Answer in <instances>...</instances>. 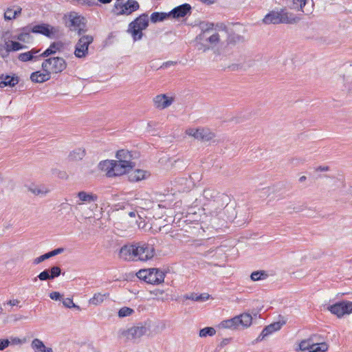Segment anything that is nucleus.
I'll return each mask as SVG.
<instances>
[{"mask_svg":"<svg viewBox=\"0 0 352 352\" xmlns=\"http://www.w3.org/2000/svg\"><path fill=\"white\" fill-rule=\"evenodd\" d=\"M300 18L292 12H288L285 8H281L279 11L272 10L267 13L263 19V23L266 25L270 24H294L300 21Z\"/></svg>","mask_w":352,"mask_h":352,"instance_id":"nucleus-1","label":"nucleus"},{"mask_svg":"<svg viewBox=\"0 0 352 352\" xmlns=\"http://www.w3.org/2000/svg\"><path fill=\"white\" fill-rule=\"evenodd\" d=\"M148 14H142L129 24L127 32L131 34L134 41L141 40L143 36L142 30L148 26Z\"/></svg>","mask_w":352,"mask_h":352,"instance_id":"nucleus-2","label":"nucleus"},{"mask_svg":"<svg viewBox=\"0 0 352 352\" xmlns=\"http://www.w3.org/2000/svg\"><path fill=\"white\" fill-rule=\"evenodd\" d=\"M68 19L70 22L69 31L74 33V36H81L87 32V20L84 16L77 12H71Z\"/></svg>","mask_w":352,"mask_h":352,"instance_id":"nucleus-3","label":"nucleus"},{"mask_svg":"<svg viewBox=\"0 0 352 352\" xmlns=\"http://www.w3.org/2000/svg\"><path fill=\"white\" fill-rule=\"evenodd\" d=\"M137 261H146L155 255V248L151 244L144 242L133 243Z\"/></svg>","mask_w":352,"mask_h":352,"instance_id":"nucleus-4","label":"nucleus"},{"mask_svg":"<svg viewBox=\"0 0 352 352\" xmlns=\"http://www.w3.org/2000/svg\"><path fill=\"white\" fill-rule=\"evenodd\" d=\"M43 70L48 72L50 74H58L61 72L65 67V60L63 57L52 56L46 58L42 63Z\"/></svg>","mask_w":352,"mask_h":352,"instance_id":"nucleus-5","label":"nucleus"},{"mask_svg":"<svg viewBox=\"0 0 352 352\" xmlns=\"http://www.w3.org/2000/svg\"><path fill=\"white\" fill-rule=\"evenodd\" d=\"M140 8V4L136 0H127L125 3L116 2L112 9V12L116 16L130 15Z\"/></svg>","mask_w":352,"mask_h":352,"instance_id":"nucleus-6","label":"nucleus"},{"mask_svg":"<svg viewBox=\"0 0 352 352\" xmlns=\"http://www.w3.org/2000/svg\"><path fill=\"white\" fill-rule=\"evenodd\" d=\"M316 335H313L307 340H302L299 344V349L302 351L325 352L328 349L327 344L324 342L315 343Z\"/></svg>","mask_w":352,"mask_h":352,"instance_id":"nucleus-7","label":"nucleus"},{"mask_svg":"<svg viewBox=\"0 0 352 352\" xmlns=\"http://www.w3.org/2000/svg\"><path fill=\"white\" fill-rule=\"evenodd\" d=\"M228 200L229 198L226 195L221 194L215 199L205 203L204 206L212 215H218L222 210L228 206Z\"/></svg>","mask_w":352,"mask_h":352,"instance_id":"nucleus-8","label":"nucleus"},{"mask_svg":"<svg viewBox=\"0 0 352 352\" xmlns=\"http://www.w3.org/2000/svg\"><path fill=\"white\" fill-rule=\"evenodd\" d=\"M77 36L79 39L75 47L74 54L77 58H84L88 54V47L93 43L94 37L85 34Z\"/></svg>","mask_w":352,"mask_h":352,"instance_id":"nucleus-9","label":"nucleus"},{"mask_svg":"<svg viewBox=\"0 0 352 352\" xmlns=\"http://www.w3.org/2000/svg\"><path fill=\"white\" fill-rule=\"evenodd\" d=\"M148 329L145 325L140 324L128 329H120L118 332L120 338H125L126 340L140 338L147 332Z\"/></svg>","mask_w":352,"mask_h":352,"instance_id":"nucleus-10","label":"nucleus"},{"mask_svg":"<svg viewBox=\"0 0 352 352\" xmlns=\"http://www.w3.org/2000/svg\"><path fill=\"white\" fill-rule=\"evenodd\" d=\"M32 32L33 33L43 34L52 39L58 38L62 34L58 28L45 23L33 26Z\"/></svg>","mask_w":352,"mask_h":352,"instance_id":"nucleus-11","label":"nucleus"},{"mask_svg":"<svg viewBox=\"0 0 352 352\" xmlns=\"http://www.w3.org/2000/svg\"><path fill=\"white\" fill-rule=\"evenodd\" d=\"M333 314L336 315L338 318L343 316L344 314L352 313V302L342 300L328 307Z\"/></svg>","mask_w":352,"mask_h":352,"instance_id":"nucleus-12","label":"nucleus"},{"mask_svg":"<svg viewBox=\"0 0 352 352\" xmlns=\"http://www.w3.org/2000/svg\"><path fill=\"white\" fill-rule=\"evenodd\" d=\"M186 133L187 135L204 142L210 141L214 137V133L206 128H190L186 131Z\"/></svg>","mask_w":352,"mask_h":352,"instance_id":"nucleus-13","label":"nucleus"},{"mask_svg":"<svg viewBox=\"0 0 352 352\" xmlns=\"http://www.w3.org/2000/svg\"><path fill=\"white\" fill-rule=\"evenodd\" d=\"M134 250L133 243L123 245L120 249L119 258L126 261H137Z\"/></svg>","mask_w":352,"mask_h":352,"instance_id":"nucleus-14","label":"nucleus"},{"mask_svg":"<svg viewBox=\"0 0 352 352\" xmlns=\"http://www.w3.org/2000/svg\"><path fill=\"white\" fill-rule=\"evenodd\" d=\"M191 12V6L188 3H184L179 6L174 8L170 13V16L174 19H179L180 17H184L188 14Z\"/></svg>","mask_w":352,"mask_h":352,"instance_id":"nucleus-15","label":"nucleus"},{"mask_svg":"<svg viewBox=\"0 0 352 352\" xmlns=\"http://www.w3.org/2000/svg\"><path fill=\"white\" fill-rule=\"evenodd\" d=\"M148 274V279L147 283L157 285L164 282L165 274L164 273L156 268H151Z\"/></svg>","mask_w":352,"mask_h":352,"instance_id":"nucleus-16","label":"nucleus"},{"mask_svg":"<svg viewBox=\"0 0 352 352\" xmlns=\"http://www.w3.org/2000/svg\"><path fill=\"white\" fill-rule=\"evenodd\" d=\"M61 273L60 268L58 266H54L51 269L45 270L41 272L37 278L41 280H52L58 277Z\"/></svg>","mask_w":352,"mask_h":352,"instance_id":"nucleus-17","label":"nucleus"},{"mask_svg":"<svg viewBox=\"0 0 352 352\" xmlns=\"http://www.w3.org/2000/svg\"><path fill=\"white\" fill-rule=\"evenodd\" d=\"M76 198L78 199L76 201V205H81L94 202L98 200V196L93 193H88L85 191H80L76 194Z\"/></svg>","mask_w":352,"mask_h":352,"instance_id":"nucleus-18","label":"nucleus"},{"mask_svg":"<svg viewBox=\"0 0 352 352\" xmlns=\"http://www.w3.org/2000/svg\"><path fill=\"white\" fill-rule=\"evenodd\" d=\"M132 168L133 165H128L126 161H124L122 163L118 160H114L113 173H115V177L120 176L129 173V171L132 169Z\"/></svg>","mask_w":352,"mask_h":352,"instance_id":"nucleus-19","label":"nucleus"},{"mask_svg":"<svg viewBox=\"0 0 352 352\" xmlns=\"http://www.w3.org/2000/svg\"><path fill=\"white\" fill-rule=\"evenodd\" d=\"M283 324V323H282L280 322H273V323L266 326L263 329V331H261V333H260V335L258 336V337L257 338L256 340H262L266 336H267L272 334V333H274V332L280 329V328L282 327Z\"/></svg>","mask_w":352,"mask_h":352,"instance_id":"nucleus-20","label":"nucleus"},{"mask_svg":"<svg viewBox=\"0 0 352 352\" xmlns=\"http://www.w3.org/2000/svg\"><path fill=\"white\" fill-rule=\"evenodd\" d=\"M64 50V43L60 41L54 42L51 43L50 47L45 50L39 56L48 57L50 56H54L56 53L60 52Z\"/></svg>","mask_w":352,"mask_h":352,"instance_id":"nucleus-21","label":"nucleus"},{"mask_svg":"<svg viewBox=\"0 0 352 352\" xmlns=\"http://www.w3.org/2000/svg\"><path fill=\"white\" fill-rule=\"evenodd\" d=\"M153 100L155 107L161 109L169 107L173 101L172 98H168L164 94L155 96Z\"/></svg>","mask_w":352,"mask_h":352,"instance_id":"nucleus-22","label":"nucleus"},{"mask_svg":"<svg viewBox=\"0 0 352 352\" xmlns=\"http://www.w3.org/2000/svg\"><path fill=\"white\" fill-rule=\"evenodd\" d=\"M113 164L114 160H106L99 163L98 168L105 172L107 177H115V173H113Z\"/></svg>","mask_w":352,"mask_h":352,"instance_id":"nucleus-23","label":"nucleus"},{"mask_svg":"<svg viewBox=\"0 0 352 352\" xmlns=\"http://www.w3.org/2000/svg\"><path fill=\"white\" fill-rule=\"evenodd\" d=\"M199 28L201 29V33L197 36V40L202 39L205 36H207V34H210L214 32V24L213 23L204 21L200 23Z\"/></svg>","mask_w":352,"mask_h":352,"instance_id":"nucleus-24","label":"nucleus"},{"mask_svg":"<svg viewBox=\"0 0 352 352\" xmlns=\"http://www.w3.org/2000/svg\"><path fill=\"white\" fill-rule=\"evenodd\" d=\"M18 82L19 78L17 76L3 74L0 76V87H5L6 86L14 87Z\"/></svg>","mask_w":352,"mask_h":352,"instance_id":"nucleus-25","label":"nucleus"},{"mask_svg":"<svg viewBox=\"0 0 352 352\" xmlns=\"http://www.w3.org/2000/svg\"><path fill=\"white\" fill-rule=\"evenodd\" d=\"M50 78V74L47 72H33L30 76V79L34 82H44Z\"/></svg>","mask_w":352,"mask_h":352,"instance_id":"nucleus-26","label":"nucleus"},{"mask_svg":"<svg viewBox=\"0 0 352 352\" xmlns=\"http://www.w3.org/2000/svg\"><path fill=\"white\" fill-rule=\"evenodd\" d=\"M21 8L18 6L8 7L4 12V18L6 20L14 19L21 14Z\"/></svg>","mask_w":352,"mask_h":352,"instance_id":"nucleus-27","label":"nucleus"},{"mask_svg":"<svg viewBox=\"0 0 352 352\" xmlns=\"http://www.w3.org/2000/svg\"><path fill=\"white\" fill-rule=\"evenodd\" d=\"M285 3L290 9L303 12L307 0H285Z\"/></svg>","mask_w":352,"mask_h":352,"instance_id":"nucleus-28","label":"nucleus"},{"mask_svg":"<svg viewBox=\"0 0 352 352\" xmlns=\"http://www.w3.org/2000/svg\"><path fill=\"white\" fill-rule=\"evenodd\" d=\"M5 47H6V54H1L3 57L8 55V53L11 51H18L19 50L23 49L25 46L16 41H10L5 40Z\"/></svg>","mask_w":352,"mask_h":352,"instance_id":"nucleus-29","label":"nucleus"},{"mask_svg":"<svg viewBox=\"0 0 352 352\" xmlns=\"http://www.w3.org/2000/svg\"><path fill=\"white\" fill-rule=\"evenodd\" d=\"M116 157L117 158V160L120 161L122 163V162H126L128 165H133V167L134 166V163L131 162L132 156L129 151L126 150H120L117 151Z\"/></svg>","mask_w":352,"mask_h":352,"instance_id":"nucleus-30","label":"nucleus"},{"mask_svg":"<svg viewBox=\"0 0 352 352\" xmlns=\"http://www.w3.org/2000/svg\"><path fill=\"white\" fill-rule=\"evenodd\" d=\"M38 52V50H36L34 49H32V50L29 51V52H24V53H21L19 55V57L18 58L21 60V61H23V62H26V61H28V60H36V58H38V57H40L39 56H36V54Z\"/></svg>","mask_w":352,"mask_h":352,"instance_id":"nucleus-31","label":"nucleus"},{"mask_svg":"<svg viewBox=\"0 0 352 352\" xmlns=\"http://www.w3.org/2000/svg\"><path fill=\"white\" fill-rule=\"evenodd\" d=\"M31 345L35 352H52V349H47L43 342L37 338L33 340Z\"/></svg>","mask_w":352,"mask_h":352,"instance_id":"nucleus-32","label":"nucleus"},{"mask_svg":"<svg viewBox=\"0 0 352 352\" xmlns=\"http://www.w3.org/2000/svg\"><path fill=\"white\" fill-rule=\"evenodd\" d=\"M238 321H239V318H236V316H235L231 319L222 321L220 325L221 327L225 329H235L239 327Z\"/></svg>","mask_w":352,"mask_h":352,"instance_id":"nucleus-33","label":"nucleus"},{"mask_svg":"<svg viewBox=\"0 0 352 352\" xmlns=\"http://www.w3.org/2000/svg\"><path fill=\"white\" fill-rule=\"evenodd\" d=\"M200 41L208 42L212 45H217L220 41V35L217 32H212L207 34L202 39H199Z\"/></svg>","mask_w":352,"mask_h":352,"instance_id":"nucleus-34","label":"nucleus"},{"mask_svg":"<svg viewBox=\"0 0 352 352\" xmlns=\"http://www.w3.org/2000/svg\"><path fill=\"white\" fill-rule=\"evenodd\" d=\"M185 300H192L197 302H204L209 298V295L207 294H201L198 295L195 293H191L184 296Z\"/></svg>","mask_w":352,"mask_h":352,"instance_id":"nucleus-35","label":"nucleus"},{"mask_svg":"<svg viewBox=\"0 0 352 352\" xmlns=\"http://www.w3.org/2000/svg\"><path fill=\"white\" fill-rule=\"evenodd\" d=\"M239 318V321H238L239 325H241L243 327H248L250 326L252 322V317L250 314L243 313L240 316H236Z\"/></svg>","mask_w":352,"mask_h":352,"instance_id":"nucleus-36","label":"nucleus"},{"mask_svg":"<svg viewBox=\"0 0 352 352\" xmlns=\"http://www.w3.org/2000/svg\"><path fill=\"white\" fill-rule=\"evenodd\" d=\"M170 16V13L168 12H155L151 15V21L152 23H155L157 22L164 21L167 19Z\"/></svg>","mask_w":352,"mask_h":352,"instance_id":"nucleus-37","label":"nucleus"},{"mask_svg":"<svg viewBox=\"0 0 352 352\" xmlns=\"http://www.w3.org/2000/svg\"><path fill=\"white\" fill-rule=\"evenodd\" d=\"M220 195L221 193L210 188L205 189L203 192V196L207 200V203H208L211 200L215 199L217 197Z\"/></svg>","mask_w":352,"mask_h":352,"instance_id":"nucleus-38","label":"nucleus"},{"mask_svg":"<svg viewBox=\"0 0 352 352\" xmlns=\"http://www.w3.org/2000/svg\"><path fill=\"white\" fill-rule=\"evenodd\" d=\"M85 155V150L78 148L70 152L69 158L70 160H79Z\"/></svg>","mask_w":352,"mask_h":352,"instance_id":"nucleus-39","label":"nucleus"},{"mask_svg":"<svg viewBox=\"0 0 352 352\" xmlns=\"http://www.w3.org/2000/svg\"><path fill=\"white\" fill-rule=\"evenodd\" d=\"M146 177V172L137 169L135 170L133 173L130 175V180L132 182H138L143 179H144Z\"/></svg>","mask_w":352,"mask_h":352,"instance_id":"nucleus-40","label":"nucleus"},{"mask_svg":"<svg viewBox=\"0 0 352 352\" xmlns=\"http://www.w3.org/2000/svg\"><path fill=\"white\" fill-rule=\"evenodd\" d=\"M29 190L36 195L42 196L46 195L49 192V190L47 189L45 187L38 186H30L29 187Z\"/></svg>","mask_w":352,"mask_h":352,"instance_id":"nucleus-41","label":"nucleus"},{"mask_svg":"<svg viewBox=\"0 0 352 352\" xmlns=\"http://www.w3.org/2000/svg\"><path fill=\"white\" fill-rule=\"evenodd\" d=\"M267 276H268V275L265 271L260 270V271L253 272L251 274L250 278H251L252 280H253V281H258V280H264Z\"/></svg>","mask_w":352,"mask_h":352,"instance_id":"nucleus-42","label":"nucleus"},{"mask_svg":"<svg viewBox=\"0 0 352 352\" xmlns=\"http://www.w3.org/2000/svg\"><path fill=\"white\" fill-rule=\"evenodd\" d=\"M106 294H102L100 293L95 294L94 297L89 300V303L94 305H98L102 303L104 298Z\"/></svg>","mask_w":352,"mask_h":352,"instance_id":"nucleus-43","label":"nucleus"},{"mask_svg":"<svg viewBox=\"0 0 352 352\" xmlns=\"http://www.w3.org/2000/svg\"><path fill=\"white\" fill-rule=\"evenodd\" d=\"M216 331L213 327H205L199 331V336L205 338L208 336H212L215 334Z\"/></svg>","mask_w":352,"mask_h":352,"instance_id":"nucleus-44","label":"nucleus"},{"mask_svg":"<svg viewBox=\"0 0 352 352\" xmlns=\"http://www.w3.org/2000/svg\"><path fill=\"white\" fill-rule=\"evenodd\" d=\"M134 312V310L131 308L124 307H122L118 311V316L120 318H124L131 316Z\"/></svg>","mask_w":352,"mask_h":352,"instance_id":"nucleus-45","label":"nucleus"},{"mask_svg":"<svg viewBox=\"0 0 352 352\" xmlns=\"http://www.w3.org/2000/svg\"><path fill=\"white\" fill-rule=\"evenodd\" d=\"M74 5H87L88 6H94L98 5V3L92 0H69Z\"/></svg>","mask_w":352,"mask_h":352,"instance_id":"nucleus-46","label":"nucleus"},{"mask_svg":"<svg viewBox=\"0 0 352 352\" xmlns=\"http://www.w3.org/2000/svg\"><path fill=\"white\" fill-rule=\"evenodd\" d=\"M150 269H144V270H140L138 271V272L136 274L137 277L140 279L143 280L146 283L148 282V273H149Z\"/></svg>","mask_w":352,"mask_h":352,"instance_id":"nucleus-47","label":"nucleus"},{"mask_svg":"<svg viewBox=\"0 0 352 352\" xmlns=\"http://www.w3.org/2000/svg\"><path fill=\"white\" fill-rule=\"evenodd\" d=\"M63 295H61L58 292H53L50 294V298L54 300H62L63 304L66 307V301L63 298Z\"/></svg>","mask_w":352,"mask_h":352,"instance_id":"nucleus-48","label":"nucleus"},{"mask_svg":"<svg viewBox=\"0 0 352 352\" xmlns=\"http://www.w3.org/2000/svg\"><path fill=\"white\" fill-rule=\"evenodd\" d=\"M50 258H51L50 253L49 252L45 253V254H43V255H41V256L34 258V261H33V264L38 265L40 263L45 261L46 259H48Z\"/></svg>","mask_w":352,"mask_h":352,"instance_id":"nucleus-49","label":"nucleus"},{"mask_svg":"<svg viewBox=\"0 0 352 352\" xmlns=\"http://www.w3.org/2000/svg\"><path fill=\"white\" fill-rule=\"evenodd\" d=\"M214 31H224V32H227L228 28H227L226 25L223 23H217L214 24Z\"/></svg>","mask_w":352,"mask_h":352,"instance_id":"nucleus-50","label":"nucleus"},{"mask_svg":"<svg viewBox=\"0 0 352 352\" xmlns=\"http://www.w3.org/2000/svg\"><path fill=\"white\" fill-rule=\"evenodd\" d=\"M181 180L186 182V188H188V189H190V188H192L195 186V182L193 181L194 178L192 177V175L190 176L189 180L187 179H184V178L181 179Z\"/></svg>","mask_w":352,"mask_h":352,"instance_id":"nucleus-51","label":"nucleus"},{"mask_svg":"<svg viewBox=\"0 0 352 352\" xmlns=\"http://www.w3.org/2000/svg\"><path fill=\"white\" fill-rule=\"evenodd\" d=\"M177 64V62H176V61H171V60L166 61V62L163 63L159 69H166L170 66L176 65Z\"/></svg>","mask_w":352,"mask_h":352,"instance_id":"nucleus-52","label":"nucleus"},{"mask_svg":"<svg viewBox=\"0 0 352 352\" xmlns=\"http://www.w3.org/2000/svg\"><path fill=\"white\" fill-rule=\"evenodd\" d=\"M10 342L8 339H3L0 340V351L4 350L6 348H7Z\"/></svg>","mask_w":352,"mask_h":352,"instance_id":"nucleus-53","label":"nucleus"},{"mask_svg":"<svg viewBox=\"0 0 352 352\" xmlns=\"http://www.w3.org/2000/svg\"><path fill=\"white\" fill-rule=\"evenodd\" d=\"M67 308H74L77 311H80V308L78 305L74 303L72 299L67 298Z\"/></svg>","mask_w":352,"mask_h":352,"instance_id":"nucleus-54","label":"nucleus"},{"mask_svg":"<svg viewBox=\"0 0 352 352\" xmlns=\"http://www.w3.org/2000/svg\"><path fill=\"white\" fill-rule=\"evenodd\" d=\"M63 252H64V248H60L55 249L51 252H49V253L50 254V256L52 257V256H54L58 254Z\"/></svg>","mask_w":352,"mask_h":352,"instance_id":"nucleus-55","label":"nucleus"},{"mask_svg":"<svg viewBox=\"0 0 352 352\" xmlns=\"http://www.w3.org/2000/svg\"><path fill=\"white\" fill-rule=\"evenodd\" d=\"M243 67L242 65H239V64H232L231 65H230L228 67V68L231 70V71H236V70H239V69H241Z\"/></svg>","mask_w":352,"mask_h":352,"instance_id":"nucleus-56","label":"nucleus"},{"mask_svg":"<svg viewBox=\"0 0 352 352\" xmlns=\"http://www.w3.org/2000/svg\"><path fill=\"white\" fill-rule=\"evenodd\" d=\"M52 174L54 175H55V176L58 177H63V176H64V173L60 171L57 168H53L52 169Z\"/></svg>","mask_w":352,"mask_h":352,"instance_id":"nucleus-57","label":"nucleus"},{"mask_svg":"<svg viewBox=\"0 0 352 352\" xmlns=\"http://www.w3.org/2000/svg\"><path fill=\"white\" fill-rule=\"evenodd\" d=\"M330 170L329 166H319L317 168H316V171H328Z\"/></svg>","mask_w":352,"mask_h":352,"instance_id":"nucleus-58","label":"nucleus"},{"mask_svg":"<svg viewBox=\"0 0 352 352\" xmlns=\"http://www.w3.org/2000/svg\"><path fill=\"white\" fill-rule=\"evenodd\" d=\"M11 340H12V342L13 344H20V343H21V340H20V339H19V338H12V339H11Z\"/></svg>","mask_w":352,"mask_h":352,"instance_id":"nucleus-59","label":"nucleus"},{"mask_svg":"<svg viewBox=\"0 0 352 352\" xmlns=\"http://www.w3.org/2000/svg\"><path fill=\"white\" fill-rule=\"evenodd\" d=\"M100 3L103 4L109 3L111 2L112 0H98Z\"/></svg>","mask_w":352,"mask_h":352,"instance_id":"nucleus-60","label":"nucleus"},{"mask_svg":"<svg viewBox=\"0 0 352 352\" xmlns=\"http://www.w3.org/2000/svg\"><path fill=\"white\" fill-rule=\"evenodd\" d=\"M18 303V300H10L9 302V304L12 306H14V305H16V304Z\"/></svg>","mask_w":352,"mask_h":352,"instance_id":"nucleus-61","label":"nucleus"},{"mask_svg":"<svg viewBox=\"0 0 352 352\" xmlns=\"http://www.w3.org/2000/svg\"><path fill=\"white\" fill-rule=\"evenodd\" d=\"M129 215L131 217H135V215H136V212L135 211H131L129 213Z\"/></svg>","mask_w":352,"mask_h":352,"instance_id":"nucleus-62","label":"nucleus"},{"mask_svg":"<svg viewBox=\"0 0 352 352\" xmlns=\"http://www.w3.org/2000/svg\"><path fill=\"white\" fill-rule=\"evenodd\" d=\"M201 1L204 3H214V0H201Z\"/></svg>","mask_w":352,"mask_h":352,"instance_id":"nucleus-63","label":"nucleus"},{"mask_svg":"<svg viewBox=\"0 0 352 352\" xmlns=\"http://www.w3.org/2000/svg\"><path fill=\"white\" fill-rule=\"evenodd\" d=\"M307 177L305 176H301L300 178H299V182H303L306 180Z\"/></svg>","mask_w":352,"mask_h":352,"instance_id":"nucleus-64","label":"nucleus"}]
</instances>
